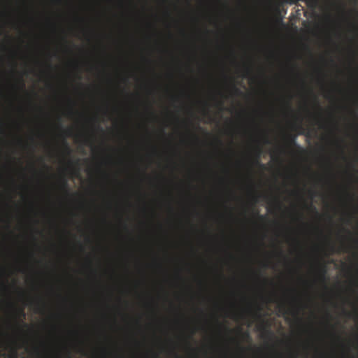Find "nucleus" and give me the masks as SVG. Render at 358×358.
Instances as JSON below:
<instances>
[{
  "instance_id": "obj_5",
  "label": "nucleus",
  "mask_w": 358,
  "mask_h": 358,
  "mask_svg": "<svg viewBox=\"0 0 358 358\" xmlns=\"http://www.w3.org/2000/svg\"><path fill=\"white\" fill-rule=\"evenodd\" d=\"M63 143H64V148H65L67 154L70 155L71 153V150L70 147L69 146L67 142L66 141H64Z\"/></svg>"
},
{
  "instance_id": "obj_11",
  "label": "nucleus",
  "mask_w": 358,
  "mask_h": 358,
  "mask_svg": "<svg viewBox=\"0 0 358 358\" xmlns=\"http://www.w3.org/2000/svg\"><path fill=\"white\" fill-rule=\"evenodd\" d=\"M243 336H244V337H245V338H248V339H250V334H249V333H248V332L244 333V334H243Z\"/></svg>"
},
{
  "instance_id": "obj_3",
  "label": "nucleus",
  "mask_w": 358,
  "mask_h": 358,
  "mask_svg": "<svg viewBox=\"0 0 358 358\" xmlns=\"http://www.w3.org/2000/svg\"><path fill=\"white\" fill-rule=\"evenodd\" d=\"M320 278L322 280L324 281L327 270L324 266H322L319 268Z\"/></svg>"
},
{
  "instance_id": "obj_8",
  "label": "nucleus",
  "mask_w": 358,
  "mask_h": 358,
  "mask_svg": "<svg viewBox=\"0 0 358 358\" xmlns=\"http://www.w3.org/2000/svg\"><path fill=\"white\" fill-rule=\"evenodd\" d=\"M289 143L291 145H296L295 138H290Z\"/></svg>"
},
{
  "instance_id": "obj_24",
  "label": "nucleus",
  "mask_w": 358,
  "mask_h": 358,
  "mask_svg": "<svg viewBox=\"0 0 358 358\" xmlns=\"http://www.w3.org/2000/svg\"><path fill=\"white\" fill-rule=\"evenodd\" d=\"M296 358V357H295Z\"/></svg>"
},
{
  "instance_id": "obj_21",
  "label": "nucleus",
  "mask_w": 358,
  "mask_h": 358,
  "mask_svg": "<svg viewBox=\"0 0 358 358\" xmlns=\"http://www.w3.org/2000/svg\"><path fill=\"white\" fill-rule=\"evenodd\" d=\"M80 351H81L82 352H84V350L82 348V349L80 350Z\"/></svg>"
},
{
  "instance_id": "obj_13",
  "label": "nucleus",
  "mask_w": 358,
  "mask_h": 358,
  "mask_svg": "<svg viewBox=\"0 0 358 358\" xmlns=\"http://www.w3.org/2000/svg\"><path fill=\"white\" fill-rule=\"evenodd\" d=\"M287 108H288L289 110H291V106H290V103H289V101H287Z\"/></svg>"
},
{
  "instance_id": "obj_17",
  "label": "nucleus",
  "mask_w": 358,
  "mask_h": 358,
  "mask_svg": "<svg viewBox=\"0 0 358 358\" xmlns=\"http://www.w3.org/2000/svg\"><path fill=\"white\" fill-rule=\"evenodd\" d=\"M69 164L71 165V164H73V162L72 161H69Z\"/></svg>"
},
{
  "instance_id": "obj_9",
  "label": "nucleus",
  "mask_w": 358,
  "mask_h": 358,
  "mask_svg": "<svg viewBox=\"0 0 358 358\" xmlns=\"http://www.w3.org/2000/svg\"><path fill=\"white\" fill-rule=\"evenodd\" d=\"M64 131H65V133H66V134L67 136H71V132H72V131H71V129H66Z\"/></svg>"
},
{
  "instance_id": "obj_10",
  "label": "nucleus",
  "mask_w": 358,
  "mask_h": 358,
  "mask_svg": "<svg viewBox=\"0 0 358 358\" xmlns=\"http://www.w3.org/2000/svg\"><path fill=\"white\" fill-rule=\"evenodd\" d=\"M24 87H25L24 82L21 79V80H20V88H21L22 90H24Z\"/></svg>"
},
{
  "instance_id": "obj_6",
  "label": "nucleus",
  "mask_w": 358,
  "mask_h": 358,
  "mask_svg": "<svg viewBox=\"0 0 358 358\" xmlns=\"http://www.w3.org/2000/svg\"><path fill=\"white\" fill-rule=\"evenodd\" d=\"M233 91L234 92V94L236 95H241L242 94V92L238 89L237 88L236 86H233Z\"/></svg>"
},
{
  "instance_id": "obj_14",
  "label": "nucleus",
  "mask_w": 358,
  "mask_h": 358,
  "mask_svg": "<svg viewBox=\"0 0 358 358\" xmlns=\"http://www.w3.org/2000/svg\"><path fill=\"white\" fill-rule=\"evenodd\" d=\"M264 143L266 144H268V143H270V141H268V139L267 138H266Z\"/></svg>"
},
{
  "instance_id": "obj_20",
  "label": "nucleus",
  "mask_w": 358,
  "mask_h": 358,
  "mask_svg": "<svg viewBox=\"0 0 358 358\" xmlns=\"http://www.w3.org/2000/svg\"><path fill=\"white\" fill-rule=\"evenodd\" d=\"M217 141H218L219 143H221V141L220 140L218 139Z\"/></svg>"
},
{
  "instance_id": "obj_7",
  "label": "nucleus",
  "mask_w": 358,
  "mask_h": 358,
  "mask_svg": "<svg viewBox=\"0 0 358 358\" xmlns=\"http://www.w3.org/2000/svg\"><path fill=\"white\" fill-rule=\"evenodd\" d=\"M19 314L20 315L21 320H23L25 318V316H26V314H25L24 310L23 309L20 310H19Z\"/></svg>"
},
{
  "instance_id": "obj_18",
  "label": "nucleus",
  "mask_w": 358,
  "mask_h": 358,
  "mask_svg": "<svg viewBox=\"0 0 358 358\" xmlns=\"http://www.w3.org/2000/svg\"><path fill=\"white\" fill-rule=\"evenodd\" d=\"M23 325H24V327H27V324L26 323H23Z\"/></svg>"
},
{
  "instance_id": "obj_15",
  "label": "nucleus",
  "mask_w": 358,
  "mask_h": 358,
  "mask_svg": "<svg viewBox=\"0 0 358 358\" xmlns=\"http://www.w3.org/2000/svg\"><path fill=\"white\" fill-rule=\"evenodd\" d=\"M1 285L2 286L3 288L4 289H6L7 288V286L4 284V283H1Z\"/></svg>"
},
{
  "instance_id": "obj_23",
  "label": "nucleus",
  "mask_w": 358,
  "mask_h": 358,
  "mask_svg": "<svg viewBox=\"0 0 358 358\" xmlns=\"http://www.w3.org/2000/svg\"><path fill=\"white\" fill-rule=\"evenodd\" d=\"M357 296H358V293H357Z\"/></svg>"
},
{
  "instance_id": "obj_12",
  "label": "nucleus",
  "mask_w": 358,
  "mask_h": 358,
  "mask_svg": "<svg viewBox=\"0 0 358 358\" xmlns=\"http://www.w3.org/2000/svg\"><path fill=\"white\" fill-rule=\"evenodd\" d=\"M258 216H259V220H265V216L261 215H258Z\"/></svg>"
},
{
  "instance_id": "obj_2",
  "label": "nucleus",
  "mask_w": 358,
  "mask_h": 358,
  "mask_svg": "<svg viewBox=\"0 0 358 358\" xmlns=\"http://www.w3.org/2000/svg\"><path fill=\"white\" fill-rule=\"evenodd\" d=\"M259 329L264 332L266 336L271 337L273 336V332L269 329L268 326L265 322H263L260 325Z\"/></svg>"
},
{
  "instance_id": "obj_4",
  "label": "nucleus",
  "mask_w": 358,
  "mask_h": 358,
  "mask_svg": "<svg viewBox=\"0 0 358 358\" xmlns=\"http://www.w3.org/2000/svg\"><path fill=\"white\" fill-rule=\"evenodd\" d=\"M61 186L64 189H68V182H67V180L64 178L62 179L61 180Z\"/></svg>"
},
{
  "instance_id": "obj_1",
  "label": "nucleus",
  "mask_w": 358,
  "mask_h": 358,
  "mask_svg": "<svg viewBox=\"0 0 358 358\" xmlns=\"http://www.w3.org/2000/svg\"><path fill=\"white\" fill-rule=\"evenodd\" d=\"M261 155H262V149L260 147H257L256 150H255V163L256 165H258L259 166H260L262 169H266V166L264 164H262L260 162V157H261Z\"/></svg>"
},
{
  "instance_id": "obj_19",
  "label": "nucleus",
  "mask_w": 358,
  "mask_h": 358,
  "mask_svg": "<svg viewBox=\"0 0 358 358\" xmlns=\"http://www.w3.org/2000/svg\"><path fill=\"white\" fill-rule=\"evenodd\" d=\"M279 253H280V255H282V252L281 250L280 251V252H279Z\"/></svg>"
},
{
  "instance_id": "obj_22",
  "label": "nucleus",
  "mask_w": 358,
  "mask_h": 358,
  "mask_svg": "<svg viewBox=\"0 0 358 358\" xmlns=\"http://www.w3.org/2000/svg\"><path fill=\"white\" fill-rule=\"evenodd\" d=\"M356 242L358 243V240H356Z\"/></svg>"
},
{
  "instance_id": "obj_16",
  "label": "nucleus",
  "mask_w": 358,
  "mask_h": 358,
  "mask_svg": "<svg viewBox=\"0 0 358 358\" xmlns=\"http://www.w3.org/2000/svg\"><path fill=\"white\" fill-rule=\"evenodd\" d=\"M315 192H313V191H310V194H311V195H315Z\"/></svg>"
}]
</instances>
